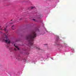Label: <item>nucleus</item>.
Returning <instances> with one entry per match:
<instances>
[{"label": "nucleus", "instance_id": "1", "mask_svg": "<svg viewBox=\"0 0 76 76\" xmlns=\"http://www.w3.org/2000/svg\"><path fill=\"white\" fill-rule=\"evenodd\" d=\"M36 37L37 33L35 31H33L31 34L26 36V39L28 41L29 44L30 45H32L34 43V39Z\"/></svg>", "mask_w": 76, "mask_h": 76}, {"label": "nucleus", "instance_id": "2", "mask_svg": "<svg viewBox=\"0 0 76 76\" xmlns=\"http://www.w3.org/2000/svg\"><path fill=\"white\" fill-rule=\"evenodd\" d=\"M9 39L7 37V36L6 35H5V37L4 38H3V37H2L0 38V41H5L6 43L7 42V41H8Z\"/></svg>", "mask_w": 76, "mask_h": 76}, {"label": "nucleus", "instance_id": "3", "mask_svg": "<svg viewBox=\"0 0 76 76\" xmlns=\"http://www.w3.org/2000/svg\"><path fill=\"white\" fill-rule=\"evenodd\" d=\"M7 26H6V27L4 28V29L3 30L6 33H8V30L6 29V28H7Z\"/></svg>", "mask_w": 76, "mask_h": 76}, {"label": "nucleus", "instance_id": "4", "mask_svg": "<svg viewBox=\"0 0 76 76\" xmlns=\"http://www.w3.org/2000/svg\"><path fill=\"white\" fill-rule=\"evenodd\" d=\"M14 46H15V47H16V48H15L14 49V50H15V51H16L17 49V50H19V48H18V47L15 46V44H14Z\"/></svg>", "mask_w": 76, "mask_h": 76}, {"label": "nucleus", "instance_id": "5", "mask_svg": "<svg viewBox=\"0 0 76 76\" xmlns=\"http://www.w3.org/2000/svg\"><path fill=\"white\" fill-rule=\"evenodd\" d=\"M14 28H15V26L14 25L12 26L11 27V28L12 29V30H14V29H15Z\"/></svg>", "mask_w": 76, "mask_h": 76}, {"label": "nucleus", "instance_id": "6", "mask_svg": "<svg viewBox=\"0 0 76 76\" xmlns=\"http://www.w3.org/2000/svg\"><path fill=\"white\" fill-rule=\"evenodd\" d=\"M22 60H23L24 61H26V60L25 59H22Z\"/></svg>", "mask_w": 76, "mask_h": 76}, {"label": "nucleus", "instance_id": "7", "mask_svg": "<svg viewBox=\"0 0 76 76\" xmlns=\"http://www.w3.org/2000/svg\"><path fill=\"white\" fill-rule=\"evenodd\" d=\"M7 42H8V44H10V41H9V40L7 41Z\"/></svg>", "mask_w": 76, "mask_h": 76}, {"label": "nucleus", "instance_id": "8", "mask_svg": "<svg viewBox=\"0 0 76 76\" xmlns=\"http://www.w3.org/2000/svg\"><path fill=\"white\" fill-rule=\"evenodd\" d=\"M59 38V37H58V36H56V38L57 39H58Z\"/></svg>", "mask_w": 76, "mask_h": 76}, {"label": "nucleus", "instance_id": "9", "mask_svg": "<svg viewBox=\"0 0 76 76\" xmlns=\"http://www.w3.org/2000/svg\"><path fill=\"white\" fill-rule=\"evenodd\" d=\"M23 20V18H20V20Z\"/></svg>", "mask_w": 76, "mask_h": 76}, {"label": "nucleus", "instance_id": "10", "mask_svg": "<svg viewBox=\"0 0 76 76\" xmlns=\"http://www.w3.org/2000/svg\"><path fill=\"white\" fill-rule=\"evenodd\" d=\"M59 47H62V45H59Z\"/></svg>", "mask_w": 76, "mask_h": 76}, {"label": "nucleus", "instance_id": "11", "mask_svg": "<svg viewBox=\"0 0 76 76\" xmlns=\"http://www.w3.org/2000/svg\"><path fill=\"white\" fill-rule=\"evenodd\" d=\"M34 8V7H31V9H33V8Z\"/></svg>", "mask_w": 76, "mask_h": 76}, {"label": "nucleus", "instance_id": "12", "mask_svg": "<svg viewBox=\"0 0 76 76\" xmlns=\"http://www.w3.org/2000/svg\"><path fill=\"white\" fill-rule=\"evenodd\" d=\"M0 33H3V32H2L1 31H0Z\"/></svg>", "mask_w": 76, "mask_h": 76}, {"label": "nucleus", "instance_id": "13", "mask_svg": "<svg viewBox=\"0 0 76 76\" xmlns=\"http://www.w3.org/2000/svg\"><path fill=\"white\" fill-rule=\"evenodd\" d=\"M0 30H3L2 28H0Z\"/></svg>", "mask_w": 76, "mask_h": 76}, {"label": "nucleus", "instance_id": "14", "mask_svg": "<svg viewBox=\"0 0 76 76\" xmlns=\"http://www.w3.org/2000/svg\"><path fill=\"white\" fill-rule=\"evenodd\" d=\"M36 48H37V47H36Z\"/></svg>", "mask_w": 76, "mask_h": 76}, {"label": "nucleus", "instance_id": "15", "mask_svg": "<svg viewBox=\"0 0 76 76\" xmlns=\"http://www.w3.org/2000/svg\"><path fill=\"white\" fill-rule=\"evenodd\" d=\"M33 20H35V19H33Z\"/></svg>", "mask_w": 76, "mask_h": 76}, {"label": "nucleus", "instance_id": "16", "mask_svg": "<svg viewBox=\"0 0 76 76\" xmlns=\"http://www.w3.org/2000/svg\"><path fill=\"white\" fill-rule=\"evenodd\" d=\"M0 28H1V25H0Z\"/></svg>", "mask_w": 76, "mask_h": 76}, {"label": "nucleus", "instance_id": "17", "mask_svg": "<svg viewBox=\"0 0 76 76\" xmlns=\"http://www.w3.org/2000/svg\"><path fill=\"white\" fill-rule=\"evenodd\" d=\"M11 20V21H12V20Z\"/></svg>", "mask_w": 76, "mask_h": 76}, {"label": "nucleus", "instance_id": "18", "mask_svg": "<svg viewBox=\"0 0 76 76\" xmlns=\"http://www.w3.org/2000/svg\"><path fill=\"white\" fill-rule=\"evenodd\" d=\"M11 23V24H12V23Z\"/></svg>", "mask_w": 76, "mask_h": 76}, {"label": "nucleus", "instance_id": "19", "mask_svg": "<svg viewBox=\"0 0 76 76\" xmlns=\"http://www.w3.org/2000/svg\"><path fill=\"white\" fill-rule=\"evenodd\" d=\"M55 43H56V42H55Z\"/></svg>", "mask_w": 76, "mask_h": 76}, {"label": "nucleus", "instance_id": "20", "mask_svg": "<svg viewBox=\"0 0 76 76\" xmlns=\"http://www.w3.org/2000/svg\"><path fill=\"white\" fill-rule=\"evenodd\" d=\"M17 59H18V58H17Z\"/></svg>", "mask_w": 76, "mask_h": 76}]
</instances>
